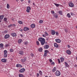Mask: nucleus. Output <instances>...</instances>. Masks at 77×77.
I'll use <instances>...</instances> for the list:
<instances>
[{
	"instance_id": "10",
	"label": "nucleus",
	"mask_w": 77,
	"mask_h": 77,
	"mask_svg": "<svg viewBox=\"0 0 77 77\" xmlns=\"http://www.w3.org/2000/svg\"><path fill=\"white\" fill-rule=\"evenodd\" d=\"M66 53L68 54H71V52L70 50H67L66 51Z\"/></svg>"
},
{
	"instance_id": "48",
	"label": "nucleus",
	"mask_w": 77,
	"mask_h": 77,
	"mask_svg": "<svg viewBox=\"0 0 77 77\" xmlns=\"http://www.w3.org/2000/svg\"><path fill=\"white\" fill-rule=\"evenodd\" d=\"M54 64H55V63H54V62L52 63H51V65H54Z\"/></svg>"
},
{
	"instance_id": "59",
	"label": "nucleus",
	"mask_w": 77,
	"mask_h": 77,
	"mask_svg": "<svg viewBox=\"0 0 77 77\" xmlns=\"http://www.w3.org/2000/svg\"><path fill=\"white\" fill-rule=\"evenodd\" d=\"M31 2L30 0L28 1V3H30Z\"/></svg>"
},
{
	"instance_id": "34",
	"label": "nucleus",
	"mask_w": 77,
	"mask_h": 77,
	"mask_svg": "<svg viewBox=\"0 0 77 77\" xmlns=\"http://www.w3.org/2000/svg\"><path fill=\"white\" fill-rule=\"evenodd\" d=\"M4 57H7L8 56L7 55V54H4Z\"/></svg>"
},
{
	"instance_id": "2",
	"label": "nucleus",
	"mask_w": 77,
	"mask_h": 77,
	"mask_svg": "<svg viewBox=\"0 0 77 77\" xmlns=\"http://www.w3.org/2000/svg\"><path fill=\"white\" fill-rule=\"evenodd\" d=\"M55 75L57 76H60V72L59 71H57L55 72Z\"/></svg>"
},
{
	"instance_id": "8",
	"label": "nucleus",
	"mask_w": 77,
	"mask_h": 77,
	"mask_svg": "<svg viewBox=\"0 0 77 77\" xmlns=\"http://www.w3.org/2000/svg\"><path fill=\"white\" fill-rule=\"evenodd\" d=\"M19 54H20V55H23L24 54V52L23 51H20L19 52Z\"/></svg>"
},
{
	"instance_id": "32",
	"label": "nucleus",
	"mask_w": 77,
	"mask_h": 77,
	"mask_svg": "<svg viewBox=\"0 0 77 77\" xmlns=\"http://www.w3.org/2000/svg\"><path fill=\"white\" fill-rule=\"evenodd\" d=\"M19 77H23V75L22 74H19Z\"/></svg>"
},
{
	"instance_id": "40",
	"label": "nucleus",
	"mask_w": 77,
	"mask_h": 77,
	"mask_svg": "<svg viewBox=\"0 0 77 77\" xmlns=\"http://www.w3.org/2000/svg\"><path fill=\"white\" fill-rule=\"evenodd\" d=\"M39 23H40V24H41V23H43V20H40L39 21Z\"/></svg>"
},
{
	"instance_id": "43",
	"label": "nucleus",
	"mask_w": 77,
	"mask_h": 77,
	"mask_svg": "<svg viewBox=\"0 0 77 77\" xmlns=\"http://www.w3.org/2000/svg\"><path fill=\"white\" fill-rule=\"evenodd\" d=\"M4 20L5 21H7V18H6V17L4 18Z\"/></svg>"
},
{
	"instance_id": "60",
	"label": "nucleus",
	"mask_w": 77,
	"mask_h": 77,
	"mask_svg": "<svg viewBox=\"0 0 77 77\" xmlns=\"http://www.w3.org/2000/svg\"><path fill=\"white\" fill-rule=\"evenodd\" d=\"M5 46L6 47H8V45L6 44L5 45Z\"/></svg>"
},
{
	"instance_id": "41",
	"label": "nucleus",
	"mask_w": 77,
	"mask_h": 77,
	"mask_svg": "<svg viewBox=\"0 0 77 77\" xmlns=\"http://www.w3.org/2000/svg\"><path fill=\"white\" fill-rule=\"evenodd\" d=\"M39 73L40 75H42V71H39Z\"/></svg>"
},
{
	"instance_id": "29",
	"label": "nucleus",
	"mask_w": 77,
	"mask_h": 77,
	"mask_svg": "<svg viewBox=\"0 0 77 77\" xmlns=\"http://www.w3.org/2000/svg\"><path fill=\"white\" fill-rule=\"evenodd\" d=\"M18 23H19L20 24H22L23 22L21 21H18Z\"/></svg>"
},
{
	"instance_id": "47",
	"label": "nucleus",
	"mask_w": 77,
	"mask_h": 77,
	"mask_svg": "<svg viewBox=\"0 0 77 77\" xmlns=\"http://www.w3.org/2000/svg\"><path fill=\"white\" fill-rule=\"evenodd\" d=\"M37 77H39V73H37L36 74Z\"/></svg>"
},
{
	"instance_id": "39",
	"label": "nucleus",
	"mask_w": 77,
	"mask_h": 77,
	"mask_svg": "<svg viewBox=\"0 0 77 77\" xmlns=\"http://www.w3.org/2000/svg\"><path fill=\"white\" fill-rule=\"evenodd\" d=\"M36 43L37 45H39V42H38V41H36Z\"/></svg>"
},
{
	"instance_id": "28",
	"label": "nucleus",
	"mask_w": 77,
	"mask_h": 77,
	"mask_svg": "<svg viewBox=\"0 0 77 77\" xmlns=\"http://www.w3.org/2000/svg\"><path fill=\"white\" fill-rule=\"evenodd\" d=\"M59 14L61 15H62V11H59Z\"/></svg>"
},
{
	"instance_id": "5",
	"label": "nucleus",
	"mask_w": 77,
	"mask_h": 77,
	"mask_svg": "<svg viewBox=\"0 0 77 77\" xmlns=\"http://www.w3.org/2000/svg\"><path fill=\"white\" fill-rule=\"evenodd\" d=\"M69 7H71V8H73V7H74V4L72 3H69Z\"/></svg>"
},
{
	"instance_id": "44",
	"label": "nucleus",
	"mask_w": 77,
	"mask_h": 77,
	"mask_svg": "<svg viewBox=\"0 0 77 77\" xmlns=\"http://www.w3.org/2000/svg\"><path fill=\"white\" fill-rule=\"evenodd\" d=\"M24 44L25 45H27V44H28V42H24Z\"/></svg>"
},
{
	"instance_id": "64",
	"label": "nucleus",
	"mask_w": 77,
	"mask_h": 77,
	"mask_svg": "<svg viewBox=\"0 0 77 77\" xmlns=\"http://www.w3.org/2000/svg\"><path fill=\"white\" fill-rule=\"evenodd\" d=\"M8 27H11V26H10V25L8 26Z\"/></svg>"
},
{
	"instance_id": "18",
	"label": "nucleus",
	"mask_w": 77,
	"mask_h": 77,
	"mask_svg": "<svg viewBox=\"0 0 77 77\" xmlns=\"http://www.w3.org/2000/svg\"><path fill=\"white\" fill-rule=\"evenodd\" d=\"M51 34L53 35H55V34H56V32H55V31L53 30H52V31H51Z\"/></svg>"
},
{
	"instance_id": "25",
	"label": "nucleus",
	"mask_w": 77,
	"mask_h": 77,
	"mask_svg": "<svg viewBox=\"0 0 77 77\" xmlns=\"http://www.w3.org/2000/svg\"><path fill=\"white\" fill-rule=\"evenodd\" d=\"M21 41H22V39H20L18 40V43L19 44H21Z\"/></svg>"
},
{
	"instance_id": "50",
	"label": "nucleus",
	"mask_w": 77,
	"mask_h": 77,
	"mask_svg": "<svg viewBox=\"0 0 77 77\" xmlns=\"http://www.w3.org/2000/svg\"><path fill=\"white\" fill-rule=\"evenodd\" d=\"M58 34H59V33H58V32L57 31L56 32V35H58Z\"/></svg>"
},
{
	"instance_id": "36",
	"label": "nucleus",
	"mask_w": 77,
	"mask_h": 77,
	"mask_svg": "<svg viewBox=\"0 0 77 77\" xmlns=\"http://www.w3.org/2000/svg\"><path fill=\"white\" fill-rule=\"evenodd\" d=\"M8 51L6 50H5L4 51V54H7Z\"/></svg>"
},
{
	"instance_id": "15",
	"label": "nucleus",
	"mask_w": 77,
	"mask_h": 77,
	"mask_svg": "<svg viewBox=\"0 0 77 77\" xmlns=\"http://www.w3.org/2000/svg\"><path fill=\"white\" fill-rule=\"evenodd\" d=\"M16 67H17V68H18L19 67H20V68H22V65H21V64H17L16 65Z\"/></svg>"
},
{
	"instance_id": "19",
	"label": "nucleus",
	"mask_w": 77,
	"mask_h": 77,
	"mask_svg": "<svg viewBox=\"0 0 77 77\" xmlns=\"http://www.w3.org/2000/svg\"><path fill=\"white\" fill-rule=\"evenodd\" d=\"M56 71V67H54V68L53 69H52V72H54Z\"/></svg>"
},
{
	"instance_id": "21",
	"label": "nucleus",
	"mask_w": 77,
	"mask_h": 77,
	"mask_svg": "<svg viewBox=\"0 0 77 77\" xmlns=\"http://www.w3.org/2000/svg\"><path fill=\"white\" fill-rule=\"evenodd\" d=\"M31 28H34V27H35V25L34 24H32L31 25Z\"/></svg>"
},
{
	"instance_id": "49",
	"label": "nucleus",
	"mask_w": 77,
	"mask_h": 77,
	"mask_svg": "<svg viewBox=\"0 0 77 77\" xmlns=\"http://www.w3.org/2000/svg\"><path fill=\"white\" fill-rule=\"evenodd\" d=\"M58 62L59 63H60V60L59 59H58Z\"/></svg>"
},
{
	"instance_id": "33",
	"label": "nucleus",
	"mask_w": 77,
	"mask_h": 77,
	"mask_svg": "<svg viewBox=\"0 0 77 77\" xmlns=\"http://www.w3.org/2000/svg\"><path fill=\"white\" fill-rule=\"evenodd\" d=\"M67 17H69V18H71V15H70V14L69 13H68L67 14Z\"/></svg>"
},
{
	"instance_id": "38",
	"label": "nucleus",
	"mask_w": 77,
	"mask_h": 77,
	"mask_svg": "<svg viewBox=\"0 0 77 77\" xmlns=\"http://www.w3.org/2000/svg\"><path fill=\"white\" fill-rule=\"evenodd\" d=\"M7 7L8 9H9V4H7Z\"/></svg>"
},
{
	"instance_id": "57",
	"label": "nucleus",
	"mask_w": 77,
	"mask_h": 77,
	"mask_svg": "<svg viewBox=\"0 0 77 77\" xmlns=\"http://www.w3.org/2000/svg\"><path fill=\"white\" fill-rule=\"evenodd\" d=\"M13 26H14V27H15V26H16V25L15 24H14L13 25Z\"/></svg>"
},
{
	"instance_id": "13",
	"label": "nucleus",
	"mask_w": 77,
	"mask_h": 77,
	"mask_svg": "<svg viewBox=\"0 0 77 77\" xmlns=\"http://www.w3.org/2000/svg\"><path fill=\"white\" fill-rule=\"evenodd\" d=\"M48 52V50H46L45 51V54L44 55V56H45H45H47V54Z\"/></svg>"
},
{
	"instance_id": "45",
	"label": "nucleus",
	"mask_w": 77,
	"mask_h": 77,
	"mask_svg": "<svg viewBox=\"0 0 77 77\" xmlns=\"http://www.w3.org/2000/svg\"><path fill=\"white\" fill-rule=\"evenodd\" d=\"M49 62H50V63H51V62H53V60H52L51 59H49Z\"/></svg>"
},
{
	"instance_id": "51",
	"label": "nucleus",
	"mask_w": 77,
	"mask_h": 77,
	"mask_svg": "<svg viewBox=\"0 0 77 77\" xmlns=\"http://www.w3.org/2000/svg\"><path fill=\"white\" fill-rule=\"evenodd\" d=\"M51 12H52V14H54V11H51Z\"/></svg>"
},
{
	"instance_id": "56",
	"label": "nucleus",
	"mask_w": 77,
	"mask_h": 77,
	"mask_svg": "<svg viewBox=\"0 0 77 77\" xmlns=\"http://www.w3.org/2000/svg\"><path fill=\"white\" fill-rule=\"evenodd\" d=\"M75 67L76 68L77 67V65H75Z\"/></svg>"
},
{
	"instance_id": "9",
	"label": "nucleus",
	"mask_w": 77,
	"mask_h": 77,
	"mask_svg": "<svg viewBox=\"0 0 77 77\" xmlns=\"http://www.w3.org/2000/svg\"><path fill=\"white\" fill-rule=\"evenodd\" d=\"M55 41L57 43H60L61 42V40L59 39H55Z\"/></svg>"
},
{
	"instance_id": "31",
	"label": "nucleus",
	"mask_w": 77,
	"mask_h": 77,
	"mask_svg": "<svg viewBox=\"0 0 77 77\" xmlns=\"http://www.w3.org/2000/svg\"><path fill=\"white\" fill-rule=\"evenodd\" d=\"M45 36H48V34L46 31L45 32Z\"/></svg>"
},
{
	"instance_id": "1",
	"label": "nucleus",
	"mask_w": 77,
	"mask_h": 77,
	"mask_svg": "<svg viewBox=\"0 0 77 77\" xmlns=\"http://www.w3.org/2000/svg\"><path fill=\"white\" fill-rule=\"evenodd\" d=\"M38 40L39 41L41 42V44L42 45H44L45 42V39L41 37L38 39Z\"/></svg>"
},
{
	"instance_id": "27",
	"label": "nucleus",
	"mask_w": 77,
	"mask_h": 77,
	"mask_svg": "<svg viewBox=\"0 0 77 77\" xmlns=\"http://www.w3.org/2000/svg\"><path fill=\"white\" fill-rule=\"evenodd\" d=\"M0 47L1 48H3V44H2V43H1L0 44Z\"/></svg>"
},
{
	"instance_id": "58",
	"label": "nucleus",
	"mask_w": 77,
	"mask_h": 77,
	"mask_svg": "<svg viewBox=\"0 0 77 77\" xmlns=\"http://www.w3.org/2000/svg\"><path fill=\"white\" fill-rule=\"evenodd\" d=\"M20 36H21V37H23V36L22 34H20Z\"/></svg>"
},
{
	"instance_id": "6",
	"label": "nucleus",
	"mask_w": 77,
	"mask_h": 77,
	"mask_svg": "<svg viewBox=\"0 0 77 77\" xmlns=\"http://www.w3.org/2000/svg\"><path fill=\"white\" fill-rule=\"evenodd\" d=\"M27 9L26 10V11L27 12H30V11L31 9V8L30 7H28L27 8Z\"/></svg>"
},
{
	"instance_id": "37",
	"label": "nucleus",
	"mask_w": 77,
	"mask_h": 77,
	"mask_svg": "<svg viewBox=\"0 0 77 77\" xmlns=\"http://www.w3.org/2000/svg\"><path fill=\"white\" fill-rule=\"evenodd\" d=\"M10 52H13L14 51V49H11L10 50Z\"/></svg>"
},
{
	"instance_id": "17",
	"label": "nucleus",
	"mask_w": 77,
	"mask_h": 77,
	"mask_svg": "<svg viewBox=\"0 0 77 77\" xmlns=\"http://www.w3.org/2000/svg\"><path fill=\"white\" fill-rule=\"evenodd\" d=\"M60 60H61V62L62 63V62H63V61H64V58L63 57H61L60 58Z\"/></svg>"
},
{
	"instance_id": "30",
	"label": "nucleus",
	"mask_w": 77,
	"mask_h": 77,
	"mask_svg": "<svg viewBox=\"0 0 77 77\" xmlns=\"http://www.w3.org/2000/svg\"><path fill=\"white\" fill-rule=\"evenodd\" d=\"M54 4L57 7H59V4H56L55 3H54Z\"/></svg>"
},
{
	"instance_id": "42",
	"label": "nucleus",
	"mask_w": 77,
	"mask_h": 77,
	"mask_svg": "<svg viewBox=\"0 0 77 77\" xmlns=\"http://www.w3.org/2000/svg\"><path fill=\"white\" fill-rule=\"evenodd\" d=\"M70 14H71V15H72V16H73V15H75V14L72 13V12H71Z\"/></svg>"
},
{
	"instance_id": "22",
	"label": "nucleus",
	"mask_w": 77,
	"mask_h": 77,
	"mask_svg": "<svg viewBox=\"0 0 77 77\" xmlns=\"http://www.w3.org/2000/svg\"><path fill=\"white\" fill-rule=\"evenodd\" d=\"M64 63H65V65H66V67H69V66L68 65V63H66V62H65Z\"/></svg>"
},
{
	"instance_id": "54",
	"label": "nucleus",
	"mask_w": 77,
	"mask_h": 77,
	"mask_svg": "<svg viewBox=\"0 0 77 77\" xmlns=\"http://www.w3.org/2000/svg\"><path fill=\"white\" fill-rule=\"evenodd\" d=\"M20 32H22L23 31V30L22 29H20Z\"/></svg>"
},
{
	"instance_id": "61",
	"label": "nucleus",
	"mask_w": 77,
	"mask_h": 77,
	"mask_svg": "<svg viewBox=\"0 0 77 77\" xmlns=\"http://www.w3.org/2000/svg\"><path fill=\"white\" fill-rule=\"evenodd\" d=\"M20 1H21V2H23V1H24V0H20Z\"/></svg>"
},
{
	"instance_id": "63",
	"label": "nucleus",
	"mask_w": 77,
	"mask_h": 77,
	"mask_svg": "<svg viewBox=\"0 0 77 77\" xmlns=\"http://www.w3.org/2000/svg\"><path fill=\"white\" fill-rule=\"evenodd\" d=\"M46 40H47V41H48L49 39H48V38H47V39H46Z\"/></svg>"
},
{
	"instance_id": "62",
	"label": "nucleus",
	"mask_w": 77,
	"mask_h": 77,
	"mask_svg": "<svg viewBox=\"0 0 77 77\" xmlns=\"http://www.w3.org/2000/svg\"><path fill=\"white\" fill-rule=\"evenodd\" d=\"M10 27H11V26H12V24L10 25Z\"/></svg>"
},
{
	"instance_id": "24",
	"label": "nucleus",
	"mask_w": 77,
	"mask_h": 77,
	"mask_svg": "<svg viewBox=\"0 0 77 77\" xmlns=\"http://www.w3.org/2000/svg\"><path fill=\"white\" fill-rule=\"evenodd\" d=\"M3 18H4V15H2L0 16V18L1 20H3Z\"/></svg>"
},
{
	"instance_id": "4",
	"label": "nucleus",
	"mask_w": 77,
	"mask_h": 77,
	"mask_svg": "<svg viewBox=\"0 0 77 77\" xmlns=\"http://www.w3.org/2000/svg\"><path fill=\"white\" fill-rule=\"evenodd\" d=\"M25 69L23 68L19 70V72L20 73H22L23 72H24L25 71Z\"/></svg>"
},
{
	"instance_id": "55",
	"label": "nucleus",
	"mask_w": 77,
	"mask_h": 77,
	"mask_svg": "<svg viewBox=\"0 0 77 77\" xmlns=\"http://www.w3.org/2000/svg\"><path fill=\"white\" fill-rule=\"evenodd\" d=\"M68 48H70V46L69 45H68Z\"/></svg>"
},
{
	"instance_id": "52",
	"label": "nucleus",
	"mask_w": 77,
	"mask_h": 77,
	"mask_svg": "<svg viewBox=\"0 0 77 77\" xmlns=\"http://www.w3.org/2000/svg\"><path fill=\"white\" fill-rule=\"evenodd\" d=\"M42 36L43 37H46V35H44V34H43L42 35Z\"/></svg>"
},
{
	"instance_id": "16",
	"label": "nucleus",
	"mask_w": 77,
	"mask_h": 77,
	"mask_svg": "<svg viewBox=\"0 0 77 77\" xmlns=\"http://www.w3.org/2000/svg\"><path fill=\"white\" fill-rule=\"evenodd\" d=\"M53 16L54 17H55L56 18H57L58 17V14H57L54 13Z\"/></svg>"
},
{
	"instance_id": "26",
	"label": "nucleus",
	"mask_w": 77,
	"mask_h": 77,
	"mask_svg": "<svg viewBox=\"0 0 77 77\" xmlns=\"http://www.w3.org/2000/svg\"><path fill=\"white\" fill-rule=\"evenodd\" d=\"M38 51L40 52H41L42 51V48H38Z\"/></svg>"
},
{
	"instance_id": "53",
	"label": "nucleus",
	"mask_w": 77,
	"mask_h": 77,
	"mask_svg": "<svg viewBox=\"0 0 77 77\" xmlns=\"http://www.w3.org/2000/svg\"><path fill=\"white\" fill-rule=\"evenodd\" d=\"M8 33V31H4V33Z\"/></svg>"
},
{
	"instance_id": "11",
	"label": "nucleus",
	"mask_w": 77,
	"mask_h": 77,
	"mask_svg": "<svg viewBox=\"0 0 77 77\" xmlns=\"http://www.w3.org/2000/svg\"><path fill=\"white\" fill-rule=\"evenodd\" d=\"M49 47V45H45L44 47V48L45 49H48Z\"/></svg>"
},
{
	"instance_id": "12",
	"label": "nucleus",
	"mask_w": 77,
	"mask_h": 77,
	"mask_svg": "<svg viewBox=\"0 0 77 77\" xmlns=\"http://www.w3.org/2000/svg\"><path fill=\"white\" fill-rule=\"evenodd\" d=\"M2 62H3L4 63H5V62H6L7 61V60L6 59H2L1 60Z\"/></svg>"
},
{
	"instance_id": "7",
	"label": "nucleus",
	"mask_w": 77,
	"mask_h": 77,
	"mask_svg": "<svg viewBox=\"0 0 77 77\" xmlns=\"http://www.w3.org/2000/svg\"><path fill=\"white\" fill-rule=\"evenodd\" d=\"M10 36L9 35V34H6L4 38L5 39H8L9 38Z\"/></svg>"
},
{
	"instance_id": "35",
	"label": "nucleus",
	"mask_w": 77,
	"mask_h": 77,
	"mask_svg": "<svg viewBox=\"0 0 77 77\" xmlns=\"http://www.w3.org/2000/svg\"><path fill=\"white\" fill-rule=\"evenodd\" d=\"M30 55L32 57H34V56H35L34 55V54H33L32 53H31Z\"/></svg>"
},
{
	"instance_id": "23",
	"label": "nucleus",
	"mask_w": 77,
	"mask_h": 77,
	"mask_svg": "<svg viewBox=\"0 0 77 77\" xmlns=\"http://www.w3.org/2000/svg\"><path fill=\"white\" fill-rule=\"evenodd\" d=\"M54 46L56 48H57V47H58V45H57L56 43H54Z\"/></svg>"
},
{
	"instance_id": "14",
	"label": "nucleus",
	"mask_w": 77,
	"mask_h": 77,
	"mask_svg": "<svg viewBox=\"0 0 77 77\" xmlns=\"http://www.w3.org/2000/svg\"><path fill=\"white\" fill-rule=\"evenodd\" d=\"M29 30V29L27 27H25L24 28V31H27V30Z\"/></svg>"
},
{
	"instance_id": "3",
	"label": "nucleus",
	"mask_w": 77,
	"mask_h": 77,
	"mask_svg": "<svg viewBox=\"0 0 77 77\" xmlns=\"http://www.w3.org/2000/svg\"><path fill=\"white\" fill-rule=\"evenodd\" d=\"M26 60H27L26 58H23L21 59V62H22V63H24V62H26Z\"/></svg>"
},
{
	"instance_id": "46",
	"label": "nucleus",
	"mask_w": 77,
	"mask_h": 77,
	"mask_svg": "<svg viewBox=\"0 0 77 77\" xmlns=\"http://www.w3.org/2000/svg\"><path fill=\"white\" fill-rule=\"evenodd\" d=\"M64 31L66 33H68V31H67V30L66 29H64Z\"/></svg>"
},
{
	"instance_id": "20",
	"label": "nucleus",
	"mask_w": 77,
	"mask_h": 77,
	"mask_svg": "<svg viewBox=\"0 0 77 77\" xmlns=\"http://www.w3.org/2000/svg\"><path fill=\"white\" fill-rule=\"evenodd\" d=\"M11 35L12 36L14 37H15L17 36V34L15 33H12Z\"/></svg>"
}]
</instances>
